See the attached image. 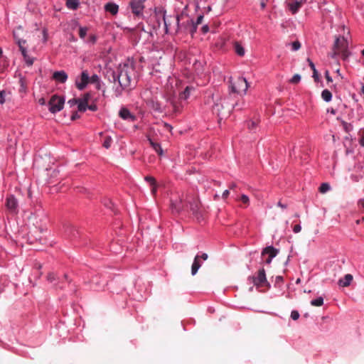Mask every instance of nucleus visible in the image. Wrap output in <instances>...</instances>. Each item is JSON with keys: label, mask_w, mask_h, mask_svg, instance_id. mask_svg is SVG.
Masks as SVG:
<instances>
[{"label": "nucleus", "mask_w": 364, "mask_h": 364, "mask_svg": "<svg viewBox=\"0 0 364 364\" xmlns=\"http://www.w3.org/2000/svg\"><path fill=\"white\" fill-rule=\"evenodd\" d=\"M65 102V97H60L57 95H53L48 104V110L52 114H55L61 111L63 109Z\"/></svg>", "instance_id": "nucleus-5"}, {"label": "nucleus", "mask_w": 364, "mask_h": 364, "mask_svg": "<svg viewBox=\"0 0 364 364\" xmlns=\"http://www.w3.org/2000/svg\"><path fill=\"white\" fill-rule=\"evenodd\" d=\"M307 61L312 71L316 70V68L313 61L310 58H307Z\"/></svg>", "instance_id": "nucleus-59"}, {"label": "nucleus", "mask_w": 364, "mask_h": 364, "mask_svg": "<svg viewBox=\"0 0 364 364\" xmlns=\"http://www.w3.org/2000/svg\"><path fill=\"white\" fill-rule=\"evenodd\" d=\"M312 77H314L316 82H318L319 80V76L317 70L313 71Z\"/></svg>", "instance_id": "nucleus-58"}, {"label": "nucleus", "mask_w": 364, "mask_h": 364, "mask_svg": "<svg viewBox=\"0 0 364 364\" xmlns=\"http://www.w3.org/2000/svg\"><path fill=\"white\" fill-rule=\"evenodd\" d=\"M201 265H202V262L200 261V256L198 254L196 255V257L193 259V262L191 266V274L193 276H194L197 274V272L199 270V269L200 268Z\"/></svg>", "instance_id": "nucleus-19"}, {"label": "nucleus", "mask_w": 364, "mask_h": 364, "mask_svg": "<svg viewBox=\"0 0 364 364\" xmlns=\"http://www.w3.org/2000/svg\"><path fill=\"white\" fill-rule=\"evenodd\" d=\"M235 51L239 56H243L245 54V50L244 47L239 43H235Z\"/></svg>", "instance_id": "nucleus-32"}, {"label": "nucleus", "mask_w": 364, "mask_h": 364, "mask_svg": "<svg viewBox=\"0 0 364 364\" xmlns=\"http://www.w3.org/2000/svg\"><path fill=\"white\" fill-rule=\"evenodd\" d=\"M87 109L95 112L97 110V106L95 104H92L90 105H87Z\"/></svg>", "instance_id": "nucleus-56"}, {"label": "nucleus", "mask_w": 364, "mask_h": 364, "mask_svg": "<svg viewBox=\"0 0 364 364\" xmlns=\"http://www.w3.org/2000/svg\"><path fill=\"white\" fill-rule=\"evenodd\" d=\"M151 186V192L153 195L156 193L157 191V184L156 183L154 185H150Z\"/></svg>", "instance_id": "nucleus-60"}, {"label": "nucleus", "mask_w": 364, "mask_h": 364, "mask_svg": "<svg viewBox=\"0 0 364 364\" xmlns=\"http://www.w3.org/2000/svg\"><path fill=\"white\" fill-rule=\"evenodd\" d=\"M105 10L112 15H116L119 11V6L113 2H108L105 5Z\"/></svg>", "instance_id": "nucleus-21"}, {"label": "nucleus", "mask_w": 364, "mask_h": 364, "mask_svg": "<svg viewBox=\"0 0 364 364\" xmlns=\"http://www.w3.org/2000/svg\"><path fill=\"white\" fill-rule=\"evenodd\" d=\"M134 66L132 63L120 64L116 70L109 69L105 77L110 82L114 83V92L116 97L122 95L126 90H132L131 79L134 74Z\"/></svg>", "instance_id": "nucleus-1"}, {"label": "nucleus", "mask_w": 364, "mask_h": 364, "mask_svg": "<svg viewBox=\"0 0 364 364\" xmlns=\"http://www.w3.org/2000/svg\"><path fill=\"white\" fill-rule=\"evenodd\" d=\"M244 204L248 205L250 203L249 196L246 194H242L240 199Z\"/></svg>", "instance_id": "nucleus-48"}, {"label": "nucleus", "mask_w": 364, "mask_h": 364, "mask_svg": "<svg viewBox=\"0 0 364 364\" xmlns=\"http://www.w3.org/2000/svg\"><path fill=\"white\" fill-rule=\"evenodd\" d=\"M203 19V15L200 14L197 17V18L195 21H193V26H195L196 29L198 28V26L202 23Z\"/></svg>", "instance_id": "nucleus-47"}, {"label": "nucleus", "mask_w": 364, "mask_h": 364, "mask_svg": "<svg viewBox=\"0 0 364 364\" xmlns=\"http://www.w3.org/2000/svg\"><path fill=\"white\" fill-rule=\"evenodd\" d=\"M194 90V87H192V86H187L184 90L180 93L179 95V98L181 100H186L187 99L189 98L190 95H191V92L192 90Z\"/></svg>", "instance_id": "nucleus-27"}, {"label": "nucleus", "mask_w": 364, "mask_h": 364, "mask_svg": "<svg viewBox=\"0 0 364 364\" xmlns=\"http://www.w3.org/2000/svg\"><path fill=\"white\" fill-rule=\"evenodd\" d=\"M358 204V206H359L360 209L363 210V213H364V198H362V199L359 200ZM361 220L362 221L364 220V216H363L360 220H357V223L359 224Z\"/></svg>", "instance_id": "nucleus-44"}, {"label": "nucleus", "mask_w": 364, "mask_h": 364, "mask_svg": "<svg viewBox=\"0 0 364 364\" xmlns=\"http://www.w3.org/2000/svg\"><path fill=\"white\" fill-rule=\"evenodd\" d=\"M284 282L282 276H277L275 277L274 287L277 288H281Z\"/></svg>", "instance_id": "nucleus-37"}, {"label": "nucleus", "mask_w": 364, "mask_h": 364, "mask_svg": "<svg viewBox=\"0 0 364 364\" xmlns=\"http://www.w3.org/2000/svg\"><path fill=\"white\" fill-rule=\"evenodd\" d=\"M97 37L95 34H92L89 36V39L85 41L86 43L94 45L97 42Z\"/></svg>", "instance_id": "nucleus-42"}, {"label": "nucleus", "mask_w": 364, "mask_h": 364, "mask_svg": "<svg viewBox=\"0 0 364 364\" xmlns=\"http://www.w3.org/2000/svg\"><path fill=\"white\" fill-rule=\"evenodd\" d=\"M290 316L292 320L296 321L299 319L300 314L297 310H292Z\"/></svg>", "instance_id": "nucleus-46"}, {"label": "nucleus", "mask_w": 364, "mask_h": 364, "mask_svg": "<svg viewBox=\"0 0 364 364\" xmlns=\"http://www.w3.org/2000/svg\"><path fill=\"white\" fill-rule=\"evenodd\" d=\"M247 128L252 132H255V130L257 127V123L252 120H249L247 122Z\"/></svg>", "instance_id": "nucleus-36"}, {"label": "nucleus", "mask_w": 364, "mask_h": 364, "mask_svg": "<svg viewBox=\"0 0 364 364\" xmlns=\"http://www.w3.org/2000/svg\"><path fill=\"white\" fill-rule=\"evenodd\" d=\"M249 87L247 79L244 77H239L234 82L230 83L229 95L231 93V97L239 102L240 97L246 94Z\"/></svg>", "instance_id": "nucleus-4"}, {"label": "nucleus", "mask_w": 364, "mask_h": 364, "mask_svg": "<svg viewBox=\"0 0 364 364\" xmlns=\"http://www.w3.org/2000/svg\"><path fill=\"white\" fill-rule=\"evenodd\" d=\"M331 190V186L328 183H322L319 187V191L321 193H326Z\"/></svg>", "instance_id": "nucleus-35"}, {"label": "nucleus", "mask_w": 364, "mask_h": 364, "mask_svg": "<svg viewBox=\"0 0 364 364\" xmlns=\"http://www.w3.org/2000/svg\"><path fill=\"white\" fill-rule=\"evenodd\" d=\"M332 93L327 89L323 90L321 92V98L326 102H329L332 100Z\"/></svg>", "instance_id": "nucleus-29"}, {"label": "nucleus", "mask_w": 364, "mask_h": 364, "mask_svg": "<svg viewBox=\"0 0 364 364\" xmlns=\"http://www.w3.org/2000/svg\"><path fill=\"white\" fill-rule=\"evenodd\" d=\"M14 38H15V40L16 41V43L18 44V47H19V49H20V50L21 52V54H22V55L23 57V59H24V61H25L26 64L28 66L32 65L33 64V62H34V58L30 56L28 54L26 48L23 46V44L26 43V41L17 38L16 32L15 31H14Z\"/></svg>", "instance_id": "nucleus-7"}, {"label": "nucleus", "mask_w": 364, "mask_h": 364, "mask_svg": "<svg viewBox=\"0 0 364 364\" xmlns=\"http://www.w3.org/2000/svg\"><path fill=\"white\" fill-rule=\"evenodd\" d=\"M249 279H251L254 285L256 286L257 287L265 286L268 289L271 288V284L267 279L266 273L264 268H262L259 270L257 277L250 276L249 277Z\"/></svg>", "instance_id": "nucleus-6"}, {"label": "nucleus", "mask_w": 364, "mask_h": 364, "mask_svg": "<svg viewBox=\"0 0 364 364\" xmlns=\"http://www.w3.org/2000/svg\"><path fill=\"white\" fill-rule=\"evenodd\" d=\"M68 74L64 70L55 71L53 74V78L60 83H65L68 80Z\"/></svg>", "instance_id": "nucleus-17"}, {"label": "nucleus", "mask_w": 364, "mask_h": 364, "mask_svg": "<svg viewBox=\"0 0 364 364\" xmlns=\"http://www.w3.org/2000/svg\"><path fill=\"white\" fill-rule=\"evenodd\" d=\"M301 230V226L300 224L294 225L293 228V231L294 233H299Z\"/></svg>", "instance_id": "nucleus-57"}, {"label": "nucleus", "mask_w": 364, "mask_h": 364, "mask_svg": "<svg viewBox=\"0 0 364 364\" xmlns=\"http://www.w3.org/2000/svg\"><path fill=\"white\" fill-rule=\"evenodd\" d=\"M343 127L345 128V130L347 132H350L353 129V126L350 124H348L346 122H343Z\"/></svg>", "instance_id": "nucleus-52"}, {"label": "nucleus", "mask_w": 364, "mask_h": 364, "mask_svg": "<svg viewBox=\"0 0 364 364\" xmlns=\"http://www.w3.org/2000/svg\"><path fill=\"white\" fill-rule=\"evenodd\" d=\"M244 102H237L231 97V93L225 98L218 99L213 106V112L221 119L230 115L233 109L241 110L243 109Z\"/></svg>", "instance_id": "nucleus-3"}, {"label": "nucleus", "mask_w": 364, "mask_h": 364, "mask_svg": "<svg viewBox=\"0 0 364 364\" xmlns=\"http://www.w3.org/2000/svg\"><path fill=\"white\" fill-rule=\"evenodd\" d=\"M119 115L122 119L128 122H134L136 118V116L131 113V112L126 107L120 109Z\"/></svg>", "instance_id": "nucleus-13"}, {"label": "nucleus", "mask_w": 364, "mask_h": 364, "mask_svg": "<svg viewBox=\"0 0 364 364\" xmlns=\"http://www.w3.org/2000/svg\"><path fill=\"white\" fill-rule=\"evenodd\" d=\"M90 83V76L87 70H83L81 73L80 80H76L75 85L79 90H84Z\"/></svg>", "instance_id": "nucleus-10"}, {"label": "nucleus", "mask_w": 364, "mask_h": 364, "mask_svg": "<svg viewBox=\"0 0 364 364\" xmlns=\"http://www.w3.org/2000/svg\"><path fill=\"white\" fill-rule=\"evenodd\" d=\"M148 141L151 145V146L153 148V149L160 156L163 155V149L161 146V144L159 143L154 141L151 138H148Z\"/></svg>", "instance_id": "nucleus-26"}, {"label": "nucleus", "mask_w": 364, "mask_h": 364, "mask_svg": "<svg viewBox=\"0 0 364 364\" xmlns=\"http://www.w3.org/2000/svg\"><path fill=\"white\" fill-rule=\"evenodd\" d=\"M279 252V250L278 249L275 248L272 245H269L263 249L262 255H267L268 257H275L278 255Z\"/></svg>", "instance_id": "nucleus-18"}, {"label": "nucleus", "mask_w": 364, "mask_h": 364, "mask_svg": "<svg viewBox=\"0 0 364 364\" xmlns=\"http://www.w3.org/2000/svg\"><path fill=\"white\" fill-rule=\"evenodd\" d=\"M77 109L79 112H84L87 109V102H82L79 99H77Z\"/></svg>", "instance_id": "nucleus-34"}, {"label": "nucleus", "mask_w": 364, "mask_h": 364, "mask_svg": "<svg viewBox=\"0 0 364 364\" xmlns=\"http://www.w3.org/2000/svg\"><path fill=\"white\" fill-rule=\"evenodd\" d=\"M47 171H48V175L50 174V176H51V178H48L47 183H48V184L51 185L55 182V181H54L53 179V178L56 177L59 174L60 171L57 168H54L53 170H47Z\"/></svg>", "instance_id": "nucleus-30"}, {"label": "nucleus", "mask_w": 364, "mask_h": 364, "mask_svg": "<svg viewBox=\"0 0 364 364\" xmlns=\"http://www.w3.org/2000/svg\"><path fill=\"white\" fill-rule=\"evenodd\" d=\"M105 284V281H101L98 277L95 276L92 277L90 281V289L93 291H99L103 288Z\"/></svg>", "instance_id": "nucleus-16"}, {"label": "nucleus", "mask_w": 364, "mask_h": 364, "mask_svg": "<svg viewBox=\"0 0 364 364\" xmlns=\"http://www.w3.org/2000/svg\"><path fill=\"white\" fill-rule=\"evenodd\" d=\"M324 74H325V77H326L327 82H333V78L330 75L329 71L328 70H326Z\"/></svg>", "instance_id": "nucleus-55"}, {"label": "nucleus", "mask_w": 364, "mask_h": 364, "mask_svg": "<svg viewBox=\"0 0 364 364\" xmlns=\"http://www.w3.org/2000/svg\"><path fill=\"white\" fill-rule=\"evenodd\" d=\"M77 98H72L68 101V105L70 106V107H73L77 105Z\"/></svg>", "instance_id": "nucleus-49"}, {"label": "nucleus", "mask_w": 364, "mask_h": 364, "mask_svg": "<svg viewBox=\"0 0 364 364\" xmlns=\"http://www.w3.org/2000/svg\"><path fill=\"white\" fill-rule=\"evenodd\" d=\"M209 31V26L208 24H205L202 26V32L206 33Z\"/></svg>", "instance_id": "nucleus-62"}, {"label": "nucleus", "mask_w": 364, "mask_h": 364, "mask_svg": "<svg viewBox=\"0 0 364 364\" xmlns=\"http://www.w3.org/2000/svg\"><path fill=\"white\" fill-rule=\"evenodd\" d=\"M80 5V0H66V7L73 11L77 10Z\"/></svg>", "instance_id": "nucleus-25"}, {"label": "nucleus", "mask_w": 364, "mask_h": 364, "mask_svg": "<svg viewBox=\"0 0 364 364\" xmlns=\"http://www.w3.org/2000/svg\"><path fill=\"white\" fill-rule=\"evenodd\" d=\"M103 203L106 208H107L108 209H110L112 210H114V203H112V201L110 199H109V198L105 199L103 201Z\"/></svg>", "instance_id": "nucleus-39"}, {"label": "nucleus", "mask_w": 364, "mask_h": 364, "mask_svg": "<svg viewBox=\"0 0 364 364\" xmlns=\"http://www.w3.org/2000/svg\"><path fill=\"white\" fill-rule=\"evenodd\" d=\"M100 78L98 75L93 74L91 77H90V82L92 84H96L100 81Z\"/></svg>", "instance_id": "nucleus-43"}, {"label": "nucleus", "mask_w": 364, "mask_h": 364, "mask_svg": "<svg viewBox=\"0 0 364 364\" xmlns=\"http://www.w3.org/2000/svg\"><path fill=\"white\" fill-rule=\"evenodd\" d=\"M154 12L156 16H161L164 21L165 33H168L171 23L169 18H173L176 21V33H190L193 35L196 32V28L193 26V20L188 15L181 13L176 16H166V11L164 8L154 9Z\"/></svg>", "instance_id": "nucleus-2"}, {"label": "nucleus", "mask_w": 364, "mask_h": 364, "mask_svg": "<svg viewBox=\"0 0 364 364\" xmlns=\"http://www.w3.org/2000/svg\"><path fill=\"white\" fill-rule=\"evenodd\" d=\"M63 279L66 282H68V284H70L71 282V279H70L69 276L68 274H64L63 276Z\"/></svg>", "instance_id": "nucleus-63"}, {"label": "nucleus", "mask_w": 364, "mask_h": 364, "mask_svg": "<svg viewBox=\"0 0 364 364\" xmlns=\"http://www.w3.org/2000/svg\"><path fill=\"white\" fill-rule=\"evenodd\" d=\"M90 95L89 93H86L83 95L82 97L81 98H78L80 100H81L82 102H87V104L88 103V101L90 100Z\"/></svg>", "instance_id": "nucleus-53"}, {"label": "nucleus", "mask_w": 364, "mask_h": 364, "mask_svg": "<svg viewBox=\"0 0 364 364\" xmlns=\"http://www.w3.org/2000/svg\"><path fill=\"white\" fill-rule=\"evenodd\" d=\"M146 0H132L130 1V7L132 13L136 16H143L144 9V1Z\"/></svg>", "instance_id": "nucleus-9"}, {"label": "nucleus", "mask_w": 364, "mask_h": 364, "mask_svg": "<svg viewBox=\"0 0 364 364\" xmlns=\"http://www.w3.org/2000/svg\"><path fill=\"white\" fill-rule=\"evenodd\" d=\"M301 77L299 74H295L289 80V82L292 84H296L301 81Z\"/></svg>", "instance_id": "nucleus-41"}, {"label": "nucleus", "mask_w": 364, "mask_h": 364, "mask_svg": "<svg viewBox=\"0 0 364 364\" xmlns=\"http://www.w3.org/2000/svg\"><path fill=\"white\" fill-rule=\"evenodd\" d=\"M340 53V51L338 50H333V52L331 53V58H336L338 55V54Z\"/></svg>", "instance_id": "nucleus-64"}, {"label": "nucleus", "mask_w": 364, "mask_h": 364, "mask_svg": "<svg viewBox=\"0 0 364 364\" xmlns=\"http://www.w3.org/2000/svg\"><path fill=\"white\" fill-rule=\"evenodd\" d=\"M348 47V42L346 37L343 36H336L333 46V50H341L346 49Z\"/></svg>", "instance_id": "nucleus-12"}, {"label": "nucleus", "mask_w": 364, "mask_h": 364, "mask_svg": "<svg viewBox=\"0 0 364 364\" xmlns=\"http://www.w3.org/2000/svg\"><path fill=\"white\" fill-rule=\"evenodd\" d=\"M6 207L12 214L18 213V201L14 195H9L6 198Z\"/></svg>", "instance_id": "nucleus-8"}, {"label": "nucleus", "mask_w": 364, "mask_h": 364, "mask_svg": "<svg viewBox=\"0 0 364 364\" xmlns=\"http://www.w3.org/2000/svg\"><path fill=\"white\" fill-rule=\"evenodd\" d=\"M19 85L18 92L23 97L27 92V83L26 78L21 75L19 77Z\"/></svg>", "instance_id": "nucleus-23"}, {"label": "nucleus", "mask_w": 364, "mask_h": 364, "mask_svg": "<svg viewBox=\"0 0 364 364\" xmlns=\"http://www.w3.org/2000/svg\"><path fill=\"white\" fill-rule=\"evenodd\" d=\"M65 232L70 237L75 238L78 235V231L76 227L72 224H68L65 226Z\"/></svg>", "instance_id": "nucleus-24"}, {"label": "nucleus", "mask_w": 364, "mask_h": 364, "mask_svg": "<svg viewBox=\"0 0 364 364\" xmlns=\"http://www.w3.org/2000/svg\"><path fill=\"white\" fill-rule=\"evenodd\" d=\"M112 142V137L110 136H106L103 141L102 146L107 149L111 146Z\"/></svg>", "instance_id": "nucleus-38"}, {"label": "nucleus", "mask_w": 364, "mask_h": 364, "mask_svg": "<svg viewBox=\"0 0 364 364\" xmlns=\"http://www.w3.org/2000/svg\"><path fill=\"white\" fill-rule=\"evenodd\" d=\"M47 278L49 282H53L54 281L56 280V275L55 273L50 272L48 274Z\"/></svg>", "instance_id": "nucleus-51"}, {"label": "nucleus", "mask_w": 364, "mask_h": 364, "mask_svg": "<svg viewBox=\"0 0 364 364\" xmlns=\"http://www.w3.org/2000/svg\"><path fill=\"white\" fill-rule=\"evenodd\" d=\"M301 47V44L299 41H295L292 43V50L296 51L298 50Z\"/></svg>", "instance_id": "nucleus-54"}, {"label": "nucleus", "mask_w": 364, "mask_h": 364, "mask_svg": "<svg viewBox=\"0 0 364 364\" xmlns=\"http://www.w3.org/2000/svg\"><path fill=\"white\" fill-rule=\"evenodd\" d=\"M183 205L182 200L180 198H176L175 200H171V209L173 213H179L182 211Z\"/></svg>", "instance_id": "nucleus-15"}, {"label": "nucleus", "mask_w": 364, "mask_h": 364, "mask_svg": "<svg viewBox=\"0 0 364 364\" xmlns=\"http://www.w3.org/2000/svg\"><path fill=\"white\" fill-rule=\"evenodd\" d=\"M310 303L311 306H321L323 304V298L322 296H318L315 299H312Z\"/></svg>", "instance_id": "nucleus-33"}, {"label": "nucleus", "mask_w": 364, "mask_h": 364, "mask_svg": "<svg viewBox=\"0 0 364 364\" xmlns=\"http://www.w3.org/2000/svg\"><path fill=\"white\" fill-rule=\"evenodd\" d=\"M288 8L292 14H296L301 7L304 0H289Z\"/></svg>", "instance_id": "nucleus-14"}, {"label": "nucleus", "mask_w": 364, "mask_h": 364, "mask_svg": "<svg viewBox=\"0 0 364 364\" xmlns=\"http://www.w3.org/2000/svg\"><path fill=\"white\" fill-rule=\"evenodd\" d=\"M6 101V92L4 90L0 91V104L3 105Z\"/></svg>", "instance_id": "nucleus-50"}, {"label": "nucleus", "mask_w": 364, "mask_h": 364, "mask_svg": "<svg viewBox=\"0 0 364 364\" xmlns=\"http://www.w3.org/2000/svg\"><path fill=\"white\" fill-rule=\"evenodd\" d=\"M201 265H202V262L200 261V256L198 254L196 255V257L193 259V262L191 266V274L193 276H194L197 274V272L199 270V269L200 268Z\"/></svg>", "instance_id": "nucleus-20"}, {"label": "nucleus", "mask_w": 364, "mask_h": 364, "mask_svg": "<svg viewBox=\"0 0 364 364\" xmlns=\"http://www.w3.org/2000/svg\"><path fill=\"white\" fill-rule=\"evenodd\" d=\"M28 241L30 244H33L35 243L36 242H39L40 243H43L44 242V239H43V237L38 235H33L32 233H29L28 235Z\"/></svg>", "instance_id": "nucleus-28"}, {"label": "nucleus", "mask_w": 364, "mask_h": 364, "mask_svg": "<svg viewBox=\"0 0 364 364\" xmlns=\"http://www.w3.org/2000/svg\"><path fill=\"white\" fill-rule=\"evenodd\" d=\"M340 53H341L342 55V58L344 60H348V58H349V56L350 55V52L348 50V48H346V49H342L341 50H339Z\"/></svg>", "instance_id": "nucleus-40"}, {"label": "nucleus", "mask_w": 364, "mask_h": 364, "mask_svg": "<svg viewBox=\"0 0 364 364\" xmlns=\"http://www.w3.org/2000/svg\"><path fill=\"white\" fill-rule=\"evenodd\" d=\"M350 178L352 179V181L358 182L360 180V177L355 174H351Z\"/></svg>", "instance_id": "nucleus-61"}, {"label": "nucleus", "mask_w": 364, "mask_h": 364, "mask_svg": "<svg viewBox=\"0 0 364 364\" xmlns=\"http://www.w3.org/2000/svg\"><path fill=\"white\" fill-rule=\"evenodd\" d=\"M75 26L79 27V36L81 39L85 40L87 32V28L86 26H81L79 25L77 21L75 22Z\"/></svg>", "instance_id": "nucleus-31"}, {"label": "nucleus", "mask_w": 364, "mask_h": 364, "mask_svg": "<svg viewBox=\"0 0 364 364\" xmlns=\"http://www.w3.org/2000/svg\"><path fill=\"white\" fill-rule=\"evenodd\" d=\"M353 279V276L350 274H347L343 278L338 280V284L340 287H346L350 284Z\"/></svg>", "instance_id": "nucleus-22"}, {"label": "nucleus", "mask_w": 364, "mask_h": 364, "mask_svg": "<svg viewBox=\"0 0 364 364\" xmlns=\"http://www.w3.org/2000/svg\"><path fill=\"white\" fill-rule=\"evenodd\" d=\"M144 180L147 183H149V185H154L156 183V179L153 176H145Z\"/></svg>", "instance_id": "nucleus-45"}, {"label": "nucleus", "mask_w": 364, "mask_h": 364, "mask_svg": "<svg viewBox=\"0 0 364 364\" xmlns=\"http://www.w3.org/2000/svg\"><path fill=\"white\" fill-rule=\"evenodd\" d=\"M189 207L193 215L197 218L198 220L200 221L203 219V215L200 210L199 201L198 200L193 199L192 200L189 201Z\"/></svg>", "instance_id": "nucleus-11"}]
</instances>
